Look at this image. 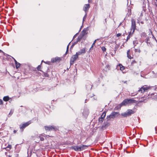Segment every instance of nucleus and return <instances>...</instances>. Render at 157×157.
I'll return each instance as SVG.
<instances>
[{
    "mask_svg": "<svg viewBox=\"0 0 157 157\" xmlns=\"http://www.w3.org/2000/svg\"><path fill=\"white\" fill-rule=\"evenodd\" d=\"M136 101L133 99H125L119 105L120 108L123 106H126L127 105H131L133 103H136Z\"/></svg>",
    "mask_w": 157,
    "mask_h": 157,
    "instance_id": "nucleus-1",
    "label": "nucleus"
},
{
    "mask_svg": "<svg viewBox=\"0 0 157 157\" xmlns=\"http://www.w3.org/2000/svg\"><path fill=\"white\" fill-rule=\"evenodd\" d=\"M87 145H82L80 146H74L71 147V148L76 151H82L88 147Z\"/></svg>",
    "mask_w": 157,
    "mask_h": 157,
    "instance_id": "nucleus-2",
    "label": "nucleus"
},
{
    "mask_svg": "<svg viewBox=\"0 0 157 157\" xmlns=\"http://www.w3.org/2000/svg\"><path fill=\"white\" fill-rule=\"evenodd\" d=\"M119 113L113 112L109 115L107 116L106 119L107 121L110 120L111 119H114L117 117L119 116Z\"/></svg>",
    "mask_w": 157,
    "mask_h": 157,
    "instance_id": "nucleus-3",
    "label": "nucleus"
},
{
    "mask_svg": "<svg viewBox=\"0 0 157 157\" xmlns=\"http://www.w3.org/2000/svg\"><path fill=\"white\" fill-rule=\"evenodd\" d=\"M44 128L46 130L48 131H56L58 129V128L57 127L52 125H49L48 126H45Z\"/></svg>",
    "mask_w": 157,
    "mask_h": 157,
    "instance_id": "nucleus-4",
    "label": "nucleus"
},
{
    "mask_svg": "<svg viewBox=\"0 0 157 157\" xmlns=\"http://www.w3.org/2000/svg\"><path fill=\"white\" fill-rule=\"evenodd\" d=\"M148 89H139L138 91V92L134 93H132L131 96H134L136 95L137 94H143L145 92L147 91Z\"/></svg>",
    "mask_w": 157,
    "mask_h": 157,
    "instance_id": "nucleus-5",
    "label": "nucleus"
},
{
    "mask_svg": "<svg viewBox=\"0 0 157 157\" xmlns=\"http://www.w3.org/2000/svg\"><path fill=\"white\" fill-rule=\"evenodd\" d=\"M31 123L30 121H29L24 124L20 125V128L21 130V131H23L24 129L28 126L29 124Z\"/></svg>",
    "mask_w": 157,
    "mask_h": 157,
    "instance_id": "nucleus-6",
    "label": "nucleus"
},
{
    "mask_svg": "<svg viewBox=\"0 0 157 157\" xmlns=\"http://www.w3.org/2000/svg\"><path fill=\"white\" fill-rule=\"evenodd\" d=\"M78 56L76 53L75 55H73L71 58L70 59V64L72 65L75 61L76 60L77 58H78Z\"/></svg>",
    "mask_w": 157,
    "mask_h": 157,
    "instance_id": "nucleus-7",
    "label": "nucleus"
},
{
    "mask_svg": "<svg viewBox=\"0 0 157 157\" xmlns=\"http://www.w3.org/2000/svg\"><path fill=\"white\" fill-rule=\"evenodd\" d=\"M86 51L85 50V48H84L81 49L79 51H78V52H77L76 53L78 56H79L82 54H85L86 53Z\"/></svg>",
    "mask_w": 157,
    "mask_h": 157,
    "instance_id": "nucleus-8",
    "label": "nucleus"
},
{
    "mask_svg": "<svg viewBox=\"0 0 157 157\" xmlns=\"http://www.w3.org/2000/svg\"><path fill=\"white\" fill-rule=\"evenodd\" d=\"M136 111V110L135 108H133L132 109H128L127 110L129 116H131L132 114L134 113Z\"/></svg>",
    "mask_w": 157,
    "mask_h": 157,
    "instance_id": "nucleus-9",
    "label": "nucleus"
},
{
    "mask_svg": "<svg viewBox=\"0 0 157 157\" xmlns=\"http://www.w3.org/2000/svg\"><path fill=\"white\" fill-rule=\"evenodd\" d=\"M132 29H133V32L132 33H133L134 31L135 30L136 28V23L135 21L132 19Z\"/></svg>",
    "mask_w": 157,
    "mask_h": 157,
    "instance_id": "nucleus-10",
    "label": "nucleus"
},
{
    "mask_svg": "<svg viewBox=\"0 0 157 157\" xmlns=\"http://www.w3.org/2000/svg\"><path fill=\"white\" fill-rule=\"evenodd\" d=\"M90 7V5L89 4H86L85 5L84 7H83V10L85 12H86L88 11L89 8Z\"/></svg>",
    "mask_w": 157,
    "mask_h": 157,
    "instance_id": "nucleus-11",
    "label": "nucleus"
},
{
    "mask_svg": "<svg viewBox=\"0 0 157 157\" xmlns=\"http://www.w3.org/2000/svg\"><path fill=\"white\" fill-rule=\"evenodd\" d=\"M152 87H154L155 88H157V86L155 85V86H147L145 85L142 86L140 88H151Z\"/></svg>",
    "mask_w": 157,
    "mask_h": 157,
    "instance_id": "nucleus-12",
    "label": "nucleus"
},
{
    "mask_svg": "<svg viewBox=\"0 0 157 157\" xmlns=\"http://www.w3.org/2000/svg\"><path fill=\"white\" fill-rule=\"evenodd\" d=\"M81 39V37H78V38L76 40L75 42L74 43H73V44L72 45L71 48H72L75 44H77V43L79 41H80V40Z\"/></svg>",
    "mask_w": 157,
    "mask_h": 157,
    "instance_id": "nucleus-13",
    "label": "nucleus"
},
{
    "mask_svg": "<svg viewBox=\"0 0 157 157\" xmlns=\"http://www.w3.org/2000/svg\"><path fill=\"white\" fill-rule=\"evenodd\" d=\"M121 115L124 117H127L128 116H129L127 111L125 112L122 113Z\"/></svg>",
    "mask_w": 157,
    "mask_h": 157,
    "instance_id": "nucleus-14",
    "label": "nucleus"
},
{
    "mask_svg": "<svg viewBox=\"0 0 157 157\" xmlns=\"http://www.w3.org/2000/svg\"><path fill=\"white\" fill-rule=\"evenodd\" d=\"M45 134H42L41 135H40L39 136V138H40V140L43 141L44 140V135Z\"/></svg>",
    "mask_w": 157,
    "mask_h": 157,
    "instance_id": "nucleus-15",
    "label": "nucleus"
},
{
    "mask_svg": "<svg viewBox=\"0 0 157 157\" xmlns=\"http://www.w3.org/2000/svg\"><path fill=\"white\" fill-rule=\"evenodd\" d=\"M10 99V98L8 96H5L3 98V100L4 101H8Z\"/></svg>",
    "mask_w": 157,
    "mask_h": 157,
    "instance_id": "nucleus-16",
    "label": "nucleus"
},
{
    "mask_svg": "<svg viewBox=\"0 0 157 157\" xmlns=\"http://www.w3.org/2000/svg\"><path fill=\"white\" fill-rule=\"evenodd\" d=\"M132 33H131V31L129 33V34H128V35L127 37V40H126V41H127L132 36Z\"/></svg>",
    "mask_w": 157,
    "mask_h": 157,
    "instance_id": "nucleus-17",
    "label": "nucleus"
},
{
    "mask_svg": "<svg viewBox=\"0 0 157 157\" xmlns=\"http://www.w3.org/2000/svg\"><path fill=\"white\" fill-rule=\"evenodd\" d=\"M127 57L130 59H131L132 58V57L130 55V50H128L127 52Z\"/></svg>",
    "mask_w": 157,
    "mask_h": 157,
    "instance_id": "nucleus-18",
    "label": "nucleus"
},
{
    "mask_svg": "<svg viewBox=\"0 0 157 157\" xmlns=\"http://www.w3.org/2000/svg\"><path fill=\"white\" fill-rule=\"evenodd\" d=\"M15 64L16 68H18L20 66V64L18 62H17V63H15Z\"/></svg>",
    "mask_w": 157,
    "mask_h": 157,
    "instance_id": "nucleus-19",
    "label": "nucleus"
},
{
    "mask_svg": "<svg viewBox=\"0 0 157 157\" xmlns=\"http://www.w3.org/2000/svg\"><path fill=\"white\" fill-rule=\"evenodd\" d=\"M120 69L121 70L123 71L124 69V67L122 65L120 64L119 66Z\"/></svg>",
    "mask_w": 157,
    "mask_h": 157,
    "instance_id": "nucleus-20",
    "label": "nucleus"
},
{
    "mask_svg": "<svg viewBox=\"0 0 157 157\" xmlns=\"http://www.w3.org/2000/svg\"><path fill=\"white\" fill-rule=\"evenodd\" d=\"M96 42V40H95L93 43L92 44V45L91 46V47L90 48V51L93 48V46L94 45Z\"/></svg>",
    "mask_w": 157,
    "mask_h": 157,
    "instance_id": "nucleus-21",
    "label": "nucleus"
},
{
    "mask_svg": "<svg viewBox=\"0 0 157 157\" xmlns=\"http://www.w3.org/2000/svg\"><path fill=\"white\" fill-rule=\"evenodd\" d=\"M89 113L88 111V110H84L83 112V114L84 115L85 114H86V115H88Z\"/></svg>",
    "mask_w": 157,
    "mask_h": 157,
    "instance_id": "nucleus-22",
    "label": "nucleus"
},
{
    "mask_svg": "<svg viewBox=\"0 0 157 157\" xmlns=\"http://www.w3.org/2000/svg\"><path fill=\"white\" fill-rule=\"evenodd\" d=\"M105 115L106 113L105 112H104L101 115V117L104 118L105 117Z\"/></svg>",
    "mask_w": 157,
    "mask_h": 157,
    "instance_id": "nucleus-23",
    "label": "nucleus"
},
{
    "mask_svg": "<svg viewBox=\"0 0 157 157\" xmlns=\"http://www.w3.org/2000/svg\"><path fill=\"white\" fill-rule=\"evenodd\" d=\"M104 120V118L102 117L100 118L99 119V121L101 123Z\"/></svg>",
    "mask_w": 157,
    "mask_h": 157,
    "instance_id": "nucleus-24",
    "label": "nucleus"
},
{
    "mask_svg": "<svg viewBox=\"0 0 157 157\" xmlns=\"http://www.w3.org/2000/svg\"><path fill=\"white\" fill-rule=\"evenodd\" d=\"M101 49L103 52H104L106 50V48L104 47H101Z\"/></svg>",
    "mask_w": 157,
    "mask_h": 157,
    "instance_id": "nucleus-25",
    "label": "nucleus"
},
{
    "mask_svg": "<svg viewBox=\"0 0 157 157\" xmlns=\"http://www.w3.org/2000/svg\"><path fill=\"white\" fill-rule=\"evenodd\" d=\"M70 43H69V44H68V45H67V51H66L65 54H67V52H68V49H69V45L70 44Z\"/></svg>",
    "mask_w": 157,
    "mask_h": 157,
    "instance_id": "nucleus-26",
    "label": "nucleus"
},
{
    "mask_svg": "<svg viewBox=\"0 0 157 157\" xmlns=\"http://www.w3.org/2000/svg\"><path fill=\"white\" fill-rule=\"evenodd\" d=\"M86 14L85 16H84L83 19V21L82 23H83L84 21H85V19H86Z\"/></svg>",
    "mask_w": 157,
    "mask_h": 157,
    "instance_id": "nucleus-27",
    "label": "nucleus"
},
{
    "mask_svg": "<svg viewBox=\"0 0 157 157\" xmlns=\"http://www.w3.org/2000/svg\"><path fill=\"white\" fill-rule=\"evenodd\" d=\"M41 66L40 65H38V66L37 67V70H38V71H41L40 70V69H41Z\"/></svg>",
    "mask_w": 157,
    "mask_h": 157,
    "instance_id": "nucleus-28",
    "label": "nucleus"
},
{
    "mask_svg": "<svg viewBox=\"0 0 157 157\" xmlns=\"http://www.w3.org/2000/svg\"><path fill=\"white\" fill-rule=\"evenodd\" d=\"M135 52H140V49H135Z\"/></svg>",
    "mask_w": 157,
    "mask_h": 157,
    "instance_id": "nucleus-29",
    "label": "nucleus"
},
{
    "mask_svg": "<svg viewBox=\"0 0 157 157\" xmlns=\"http://www.w3.org/2000/svg\"><path fill=\"white\" fill-rule=\"evenodd\" d=\"M86 29H84L82 30V32L84 34H85L86 33Z\"/></svg>",
    "mask_w": 157,
    "mask_h": 157,
    "instance_id": "nucleus-30",
    "label": "nucleus"
},
{
    "mask_svg": "<svg viewBox=\"0 0 157 157\" xmlns=\"http://www.w3.org/2000/svg\"><path fill=\"white\" fill-rule=\"evenodd\" d=\"M60 59L58 57H56L55 58V61H58Z\"/></svg>",
    "mask_w": 157,
    "mask_h": 157,
    "instance_id": "nucleus-31",
    "label": "nucleus"
},
{
    "mask_svg": "<svg viewBox=\"0 0 157 157\" xmlns=\"http://www.w3.org/2000/svg\"><path fill=\"white\" fill-rule=\"evenodd\" d=\"M13 111L12 110H10V111L9 114V115H12V114L13 113Z\"/></svg>",
    "mask_w": 157,
    "mask_h": 157,
    "instance_id": "nucleus-32",
    "label": "nucleus"
},
{
    "mask_svg": "<svg viewBox=\"0 0 157 157\" xmlns=\"http://www.w3.org/2000/svg\"><path fill=\"white\" fill-rule=\"evenodd\" d=\"M44 76L46 77H48V75L46 73H44Z\"/></svg>",
    "mask_w": 157,
    "mask_h": 157,
    "instance_id": "nucleus-33",
    "label": "nucleus"
},
{
    "mask_svg": "<svg viewBox=\"0 0 157 157\" xmlns=\"http://www.w3.org/2000/svg\"><path fill=\"white\" fill-rule=\"evenodd\" d=\"M3 104V102L2 100L0 99V105H2Z\"/></svg>",
    "mask_w": 157,
    "mask_h": 157,
    "instance_id": "nucleus-34",
    "label": "nucleus"
},
{
    "mask_svg": "<svg viewBox=\"0 0 157 157\" xmlns=\"http://www.w3.org/2000/svg\"><path fill=\"white\" fill-rule=\"evenodd\" d=\"M51 61L52 62H54L55 61V58H53L52 59H51Z\"/></svg>",
    "mask_w": 157,
    "mask_h": 157,
    "instance_id": "nucleus-35",
    "label": "nucleus"
},
{
    "mask_svg": "<svg viewBox=\"0 0 157 157\" xmlns=\"http://www.w3.org/2000/svg\"><path fill=\"white\" fill-rule=\"evenodd\" d=\"M121 35V34L120 33H118L117 34V37H119V36H120Z\"/></svg>",
    "mask_w": 157,
    "mask_h": 157,
    "instance_id": "nucleus-36",
    "label": "nucleus"
},
{
    "mask_svg": "<svg viewBox=\"0 0 157 157\" xmlns=\"http://www.w3.org/2000/svg\"><path fill=\"white\" fill-rule=\"evenodd\" d=\"M136 63V62L135 60H133V61H132V64H133L134 63Z\"/></svg>",
    "mask_w": 157,
    "mask_h": 157,
    "instance_id": "nucleus-37",
    "label": "nucleus"
},
{
    "mask_svg": "<svg viewBox=\"0 0 157 157\" xmlns=\"http://www.w3.org/2000/svg\"><path fill=\"white\" fill-rule=\"evenodd\" d=\"M0 52H1V53H3L4 55H5V53L3 52L2 50H0Z\"/></svg>",
    "mask_w": 157,
    "mask_h": 157,
    "instance_id": "nucleus-38",
    "label": "nucleus"
},
{
    "mask_svg": "<svg viewBox=\"0 0 157 157\" xmlns=\"http://www.w3.org/2000/svg\"><path fill=\"white\" fill-rule=\"evenodd\" d=\"M78 33H77V34H75L73 36V39H74L76 37V36H77V34Z\"/></svg>",
    "mask_w": 157,
    "mask_h": 157,
    "instance_id": "nucleus-39",
    "label": "nucleus"
},
{
    "mask_svg": "<svg viewBox=\"0 0 157 157\" xmlns=\"http://www.w3.org/2000/svg\"><path fill=\"white\" fill-rule=\"evenodd\" d=\"M14 59V62H15V63H17V61L14 59Z\"/></svg>",
    "mask_w": 157,
    "mask_h": 157,
    "instance_id": "nucleus-40",
    "label": "nucleus"
},
{
    "mask_svg": "<svg viewBox=\"0 0 157 157\" xmlns=\"http://www.w3.org/2000/svg\"><path fill=\"white\" fill-rule=\"evenodd\" d=\"M153 38L157 41V40H156V39H155V37H154L153 35Z\"/></svg>",
    "mask_w": 157,
    "mask_h": 157,
    "instance_id": "nucleus-41",
    "label": "nucleus"
},
{
    "mask_svg": "<svg viewBox=\"0 0 157 157\" xmlns=\"http://www.w3.org/2000/svg\"><path fill=\"white\" fill-rule=\"evenodd\" d=\"M16 132H17V131H16V130H14L13 131V133H16Z\"/></svg>",
    "mask_w": 157,
    "mask_h": 157,
    "instance_id": "nucleus-42",
    "label": "nucleus"
},
{
    "mask_svg": "<svg viewBox=\"0 0 157 157\" xmlns=\"http://www.w3.org/2000/svg\"><path fill=\"white\" fill-rule=\"evenodd\" d=\"M91 1V0H88V2H90Z\"/></svg>",
    "mask_w": 157,
    "mask_h": 157,
    "instance_id": "nucleus-43",
    "label": "nucleus"
},
{
    "mask_svg": "<svg viewBox=\"0 0 157 157\" xmlns=\"http://www.w3.org/2000/svg\"><path fill=\"white\" fill-rule=\"evenodd\" d=\"M9 148H11V145H9Z\"/></svg>",
    "mask_w": 157,
    "mask_h": 157,
    "instance_id": "nucleus-44",
    "label": "nucleus"
},
{
    "mask_svg": "<svg viewBox=\"0 0 157 157\" xmlns=\"http://www.w3.org/2000/svg\"><path fill=\"white\" fill-rule=\"evenodd\" d=\"M8 156V157H11V156L10 155H9Z\"/></svg>",
    "mask_w": 157,
    "mask_h": 157,
    "instance_id": "nucleus-45",
    "label": "nucleus"
},
{
    "mask_svg": "<svg viewBox=\"0 0 157 157\" xmlns=\"http://www.w3.org/2000/svg\"><path fill=\"white\" fill-rule=\"evenodd\" d=\"M87 101V99H86L85 101V102H86Z\"/></svg>",
    "mask_w": 157,
    "mask_h": 157,
    "instance_id": "nucleus-46",
    "label": "nucleus"
},
{
    "mask_svg": "<svg viewBox=\"0 0 157 157\" xmlns=\"http://www.w3.org/2000/svg\"><path fill=\"white\" fill-rule=\"evenodd\" d=\"M135 41H134L133 42V43L134 44V45H135Z\"/></svg>",
    "mask_w": 157,
    "mask_h": 157,
    "instance_id": "nucleus-47",
    "label": "nucleus"
},
{
    "mask_svg": "<svg viewBox=\"0 0 157 157\" xmlns=\"http://www.w3.org/2000/svg\"><path fill=\"white\" fill-rule=\"evenodd\" d=\"M99 40V39H96V40H96V41H97V40Z\"/></svg>",
    "mask_w": 157,
    "mask_h": 157,
    "instance_id": "nucleus-48",
    "label": "nucleus"
},
{
    "mask_svg": "<svg viewBox=\"0 0 157 157\" xmlns=\"http://www.w3.org/2000/svg\"><path fill=\"white\" fill-rule=\"evenodd\" d=\"M44 62L45 63H46L48 64V63H47V62Z\"/></svg>",
    "mask_w": 157,
    "mask_h": 157,
    "instance_id": "nucleus-49",
    "label": "nucleus"
},
{
    "mask_svg": "<svg viewBox=\"0 0 157 157\" xmlns=\"http://www.w3.org/2000/svg\"><path fill=\"white\" fill-rule=\"evenodd\" d=\"M7 154V153H6H6H5V154H6V155H6V154Z\"/></svg>",
    "mask_w": 157,
    "mask_h": 157,
    "instance_id": "nucleus-50",
    "label": "nucleus"
},
{
    "mask_svg": "<svg viewBox=\"0 0 157 157\" xmlns=\"http://www.w3.org/2000/svg\"><path fill=\"white\" fill-rule=\"evenodd\" d=\"M91 86V88H92V86Z\"/></svg>",
    "mask_w": 157,
    "mask_h": 157,
    "instance_id": "nucleus-51",
    "label": "nucleus"
},
{
    "mask_svg": "<svg viewBox=\"0 0 157 157\" xmlns=\"http://www.w3.org/2000/svg\"><path fill=\"white\" fill-rule=\"evenodd\" d=\"M75 91H74V93H75Z\"/></svg>",
    "mask_w": 157,
    "mask_h": 157,
    "instance_id": "nucleus-52",
    "label": "nucleus"
},
{
    "mask_svg": "<svg viewBox=\"0 0 157 157\" xmlns=\"http://www.w3.org/2000/svg\"><path fill=\"white\" fill-rule=\"evenodd\" d=\"M44 62V61H43V60H42V62Z\"/></svg>",
    "mask_w": 157,
    "mask_h": 157,
    "instance_id": "nucleus-53",
    "label": "nucleus"
},
{
    "mask_svg": "<svg viewBox=\"0 0 157 157\" xmlns=\"http://www.w3.org/2000/svg\"><path fill=\"white\" fill-rule=\"evenodd\" d=\"M152 73H153L154 72L153 71H152Z\"/></svg>",
    "mask_w": 157,
    "mask_h": 157,
    "instance_id": "nucleus-54",
    "label": "nucleus"
},
{
    "mask_svg": "<svg viewBox=\"0 0 157 157\" xmlns=\"http://www.w3.org/2000/svg\"><path fill=\"white\" fill-rule=\"evenodd\" d=\"M141 23H142V24L143 23V22H141Z\"/></svg>",
    "mask_w": 157,
    "mask_h": 157,
    "instance_id": "nucleus-55",
    "label": "nucleus"
}]
</instances>
